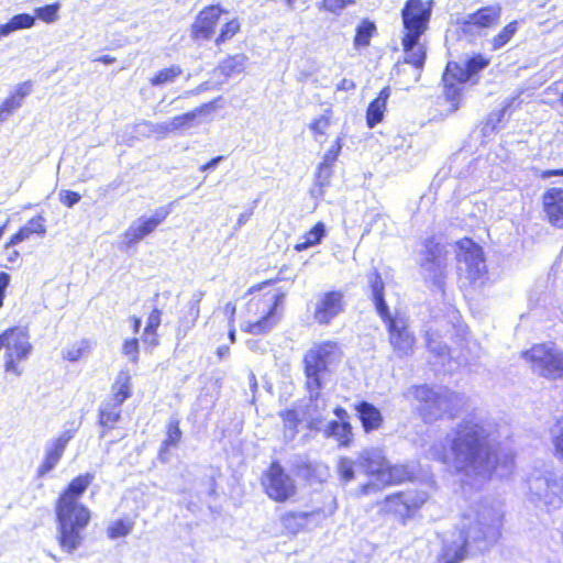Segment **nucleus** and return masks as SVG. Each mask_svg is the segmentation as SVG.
Masks as SVG:
<instances>
[{"instance_id": "1", "label": "nucleus", "mask_w": 563, "mask_h": 563, "mask_svg": "<svg viewBox=\"0 0 563 563\" xmlns=\"http://www.w3.org/2000/svg\"><path fill=\"white\" fill-rule=\"evenodd\" d=\"M432 456L443 464L454 462L459 470L473 468L492 473L498 466V453L492 445L489 432L479 422L463 420L454 430L450 450L435 445Z\"/></svg>"}, {"instance_id": "2", "label": "nucleus", "mask_w": 563, "mask_h": 563, "mask_svg": "<svg viewBox=\"0 0 563 563\" xmlns=\"http://www.w3.org/2000/svg\"><path fill=\"white\" fill-rule=\"evenodd\" d=\"M95 481V474L86 472L73 477L62 488L54 501L57 542L66 553H74L85 540V530L91 521V511L81 498Z\"/></svg>"}, {"instance_id": "3", "label": "nucleus", "mask_w": 563, "mask_h": 563, "mask_svg": "<svg viewBox=\"0 0 563 563\" xmlns=\"http://www.w3.org/2000/svg\"><path fill=\"white\" fill-rule=\"evenodd\" d=\"M282 278L262 280L251 286L245 296V320L241 324L244 333L252 335L267 334L280 320L288 290L276 286Z\"/></svg>"}, {"instance_id": "4", "label": "nucleus", "mask_w": 563, "mask_h": 563, "mask_svg": "<svg viewBox=\"0 0 563 563\" xmlns=\"http://www.w3.org/2000/svg\"><path fill=\"white\" fill-rule=\"evenodd\" d=\"M433 5V0H406L400 10L404 63L418 70L427 60L428 47L421 38L430 29Z\"/></svg>"}, {"instance_id": "5", "label": "nucleus", "mask_w": 563, "mask_h": 563, "mask_svg": "<svg viewBox=\"0 0 563 563\" xmlns=\"http://www.w3.org/2000/svg\"><path fill=\"white\" fill-rule=\"evenodd\" d=\"M228 10L221 3L205 5L198 11L190 24V38L194 42H213L214 46L221 47L232 41L242 32V21L239 16L227 19L217 33L222 15Z\"/></svg>"}, {"instance_id": "6", "label": "nucleus", "mask_w": 563, "mask_h": 563, "mask_svg": "<svg viewBox=\"0 0 563 563\" xmlns=\"http://www.w3.org/2000/svg\"><path fill=\"white\" fill-rule=\"evenodd\" d=\"M343 356L342 349L336 341L324 340L313 343L302 356V371L305 387L316 398L320 396L327 377L331 375V366Z\"/></svg>"}, {"instance_id": "7", "label": "nucleus", "mask_w": 563, "mask_h": 563, "mask_svg": "<svg viewBox=\"0 0 563 563\" xmlns=\"http://www.w3.org/2000/svg\"><path fill=\"white\" fill-rule=\"evenodd\" d=\"M411 398L419 404L418 415L426 423H431L444 416L454 419L462 408V399L455 391L439 393L427 384L413 385L409 389Z\"/></svg>"}, {"instance_id": "8", "label": "nucleus", "mask_w": 563, "mask_h": 563, "mask_svg": "<svg viewBox=\"0 0 563 563\" xmlns=\"http://www.w3.org/2000/svg\"><path fill=\"white\" fill-rule=\"evenodd\" d=\"M429 495L420 489H404L391 493L378 504V512L383 517H389L401 526L419 517L421 509L427 504Z\"/></svg>"}, {"instance_id": "9", "label": "nucleus", "mask_w": 563, "mask_h": 563, "mask_svg": "<svg viewBox=\"0 0 563 563\" xmlns=\"http://www.w3.org/2000/svg\"><path fill=\"white\" fill-rule=\"evenodd\" d=\"M520 357L539 377L548 380L563 379V350L554 343H533L520 352Z\"/></svg>"}, {"instance_id": "10", "label": "nucleus", "mask_w": 563, "mask_h": 563, "mask_svg": "<svg viewBox=\"0 0 563 563\" xmlns=\"http://www.w3.org/2000/svg\"><path fill=\"white\" fill-rule=\"evenodd\" d=\"M4 349V372L13 376L23 374L22 363L33 351L30 332L26 327L12 325L0 333V350Z\"/></svg>"}, {"instance_id": "11", "label": "nucleus", "mask_w": 563, "mask_h": 563, "mask_svg": "<svg viewBox=\"0 0 563 563\" xmlns=\"http://www.w3.org/2000/svg\"><path fill=\"white\" fill-rule=\"evenodd\" d=\"M260 484L266 497L277 504L292 501L298 494L295 479L277 460L263 471Z\"/></svg>"}, {"instance_id": "12", "label": "nucleus", "mask_w": 563, "mask_h": 563, "mask_svg": "<svg viewBox=\"0 0 563 563\" xmlns=\"http://www.w3.org/2000/svg\"><path fill=\"white\" fill-rule=\"evenodd\" d=\"M379 317L385 324L388 342L395 355L399 358L412 355L417 346V338L408 320L405 317L391 316L389 311Z\"/></svg>"}, {"instance_id": "13", "label": "nucleus", "mask_w": 563, "mask_h": 563, "mask_svg": "<svg viewBox=\"0 0 563 563\" xmlns=\"http://www.w3.org/2000/svg\"><path fill=\"white\" fill-rule=\"evenodd\" d=\"M358 464L368 476L384 481L387 485H399L405 482L401 467L391 465L379 449H369L358 455Z\"/></svg>"}, {"instance_id": "14", "label": "nucleus", "mask_w": 563, "mask_h": 563, "mask_svg": "<svg viewBox=\"0 0 563 563\" xmlns=\"http://www.w3.org/2000/svg\"><path fill=\"white\" fill-rule=\"evenodd\" d=\"M503 8L499 3L483 5L457 21L460 31L464 35H475L496 27L501 18Z\"/></svg>"}, {"instance_id": "15", "label": "nucleus", "mask_w": 563, "mask_h": 563, "mask_svg": "<svg viewBox=\"0 0 563 563\" xmlns=\"http://www.w3.org/2000/svg\"><path fill=\"white\" fill-rule=\"evenodd\" d=\"M457 258L466 265V277L471 284L484 278L487 273L483 249L468 236L456 241Z\"/></svg>"}, {"instance_id": "16", "label": "nucleus", "mask_w": 563, "mask_h": 563, "mask_svg": "<svg viewBox=\"0 0 563 563\" xmlns=\"http://www.w3.org/2000/svg\"><path fill=\"white\" fill-rule=\"evenodd\" d=\"M321 517H325L321 508H314L309 511L286 510L279 516L282 534L287 538H294L305 532L313 519Z\"/></svg>"}, {"instance_id": "17", "label": "nucleus", "mask_w": 563, "mask_h": 563, "mask_svg": "<svg viewBox=\"0 0 563 563\" xmlns=\"http://www.w3.org/2000/svg\"><path fill=\"white\" fill-rule=\"evenodd\" d=\"M344 309V294L342 290H330L323 292L318 299L313 319L318 324L328 325Z\"/></svg>"}, {"instance_id": "18", "label": "nucleus", "mask_w": 563, "mask_h": 563, "mask_svg": "<svg viewBox=\"0 0 563 563\" xmlns=\"http://www.w3.org/2000/svg\"><path fill=\"white\" fill-rule=\"evenodd\" d=\"M168 214V208L162 207L156 209L152 217L139 219L136 225H131L124 231L125 245L132 246L142 241L145 236L154 232L156 228L165 221Z\"/></svg>"}, {"instance_id": "19", "label": "nucleus", "mask_w": 563, "mask_h": 563, "mask_svg": "<svg viewBox=\"0 0 563 563\" xmlns=\"http://www.w3.org/2000/svg\"><path fill=\"white\" fill-rule=\"evenodd\" d=\"M219 100L220 97L213 99L212 101L202 103L199 107L192 109L191 111L175 115L169 120V122L159 124L157 126V131L163 135H167L177 131L189 129L195 124L196 119L200 114L208 113L214 110Z\"/></svg>"}, {"instance_id": "20", "label": "nucleus", "mask_w": 563, "mask_h": 563, "mask_svg": "<svg viewBox=\"0 0 563 563\" xmlns=\"http://www.w3.org/2000/svg\"><path fill=\"white\" fill-rule=\"evenodd\" d=\"M75 430H65L53 440L46 449L44 459L37 467L36 475L38 478L49 473L60 461L68 442L74 438Z\"/></svg>"}, {"instance_id": "21", "label": "nucleus", "mask_w": 563, "mask_h": 563, "mask_svg": "<svg viewBox=\"0 0 563 563\" xmlns=\"http://www.w3.org/2000/svg\"><path fill=\"white\" fill-rule=\"evenodd\" d=\"M541 206L549 223L563 228V188H547L541 196Z\"/></svg>"}, {"instance_id": "22", "label": "nucleus", "mask_w": 563, "mask_h": 563, "mask_svg": "<svg viewBox=\"0 0 563 563\" xmlns=\"http://www.w3.org/2000/svg\"><path fill=\"white\" fill-rule=\"evenodd\" d=\"M468 80L465 65H461L457 62H449L442 75L445 98L450 101L456 100L461 95L459 85L465 84Z\"/></svg>"}, {"instance_id": "23", "label": "nucleus", "mask_w": 563, "mask_h": 563, "mask_svg": "<svg viewBox=\"0 0 563 563\" xmlns=\"http://www.w3.org/2000/svg\"><path fill=\"white\" fill-rule=\"evenodd\" d=\"M354 411L364 433H372L383 428L384 416L374 404L361 400L354 405Z\"/></svg>"}, {"instance_id": "24", "label": "nucleus", "mask_w": 563, "mask_h": 563, "mask_svg": "<svg viewBox=\"0 0 563 563\" xmlns=\"http://www.w3.org/2000/svg\"><path fill=\"white\" fill-rule=\"evenodd\" d=\"M324 439H331L339 449H346L354 443V429L351 421L330 420L322 430Z\"/></svg>"}, {"instance_id": "25", "label": "nucleus", "mask_w": 563, "mask_h": 563, "mask_svg": "<svg viewBox=\"0 0 563 563\" xmlns=\"http://www.w3.org/2000/svg\"><path fill=\"white\" fill-rule=\"evenodd\" d=\"M47 233L46 219L42 213H38L29 219L14 232L10 239L12 243L18 245L30 241L32 238H44Z\"/></svg>"}, {"instance_id": "26", "label": "nucleus", "mask_w": 563, "mask_h": 563, "mask_svg": "<svg viewBox=\"0 0 563 563\" xmlns=\"http://www.w3.org/2000/svg\"><path fill=\"white\" fill-rule=\"evenodd\" d=\"M247 62L249 57L244 53L229 54L218 63L213 73L222 81H225L231 77L242 74L246 68Z\"/></svg>"}, {"instance_id": "27", "label": "nucleus", "mask_w": 563, "mask_h": 563, "mask_svg": "<svg viewBox=\"0 0 563 563\" xmlns=\"http://www.w3.org/2000/svg\"><path fill=\"white\" fill-rule=\"evenodd\" d=\"M162 310L155 307L147 316L146 324L141 335L142 344L147 352H152L161 343L158 329L162 323Z\"/></svg>"}, {"instance_id": "28", "label": "nucleus", "mask_w": 563, "mask_h": 563, "mask_svg": "<svg viewBox=\"0 0 563 563\" xmlns=\"http://www.w3.org/2000/svg\"><path fill=\"white\" fill-rule=\"evenodd\" d=\"M391 89L389 86L383 87L377 96L368 103L365 119L366 125L373 129L384 120V114L387 109V102L390 97Z\"/></svg>"}, {"instance_id": "29", "label": "nucleus", "mask_w": 563, "mask_h": 563, "mask_svg": "<svg viewBox=\"0 0 563 563\" xmlns=\"http://www.w3.org/2000/svg\"><path fill=\"white\" fill-rule=\"evenodd\" d=\"M423 263L432 272L440 269L444 266L448 252L444 246L435 241L434 238H428L423 242Z\"/></svg>"}, {"instance_id": "30", "label": "nucleus", "mask_w": 563, "mask_h": 563, "mask_svg": "<svg viewBox=\"0 0 563 563\" xmlns=\"http://www.w3.org/2000/svg\"><path fill=\"white\" fill-rule=\"evenodd\" d=\"M132 395V376L128 369H121L111 385V402L121 406Z\"/></svg>"}, {"instance_id": "31", "label": "nucleus", "mask_w": 563, "mask_h": 563, "mask_svg": "<svg viewBox=\"0 0 563 563\" xmlns=\"http://www.w3.org/2000/svg\"><path fill=\"white\" fill-rule=\"evenodd\" d=\"M181 438L183 431L180 429V420L177 418H170L165 427V439L158 450V457L161 461H165L167 459L170 449L177 446L180 443Z\"/></svg>"}, {"instance_id": "32", "label": "nucleus", "mask_w": 563, "mask_h": 563, "mask_svg": "<svg viewBox=\"0 0 563 563\" xmlns=\"http://www.w3.org/2000/svg\"><path fill=\"white\" fill-rule=\"evenodd\" d=\"M367 278L372 291V300L378 316L386 313L389 311V308L385 300V283L382 274L375 268L367 275Z\"/></svg>"}, {"instance_id": "33", "label": "nucleus", "mask_w": 563, "mask_h": 563, "mask_svg": "<svg viewBox=\"0 0 563 563\" xmlns=\"http://www.w3.org/2000/svg\"><path fill=\"white\" fill-rule=\"evenodd\" d=\"M121 406L107 402L99 408L98 423L101 428L100 437L103 438L109 431L117 428L121 420Z\"/></svg>"}, {"instance_id": "34", "label": "nucleus", "mask_w": 563, "mask_h": 563, "mask_svg": "<svg viewBox=\"0 0 563 563\" xmlns=\"http://www.w3.org/2000/svg\"><path fill=\"white\" fill-rule=\"evenodd\" d=\"M470 540L465 532L461 543L444 544L437 558V563H460L466 558Z\"/></svg>"}, {"instance_id": "35", "label": "nucleus", "mask_w": 563, "mask_h": 563, "mask_svg": "<svg viewBox=\"0 0 563 563\" xmlns=\"http://www.w3.org/2000/svg\"><path fill=\"white\" fill-rule=\"evenodd\" d=\"M93 344L95 343L87 338L74 341L62 351V358L68 363L79 362L90 354Z\"/></svg>"}, {"instance_id": "36", "label": "nucleus", "mask_w": 563, "mask_h": 563, "mask_svg": "<svg viewBox=\"0 0 563 563\" xmlns=\"http://www.w3.org/2000/svg\"><path fill=\"white\" fill-rule=\"evenodd\" d=\"M32 82L24 81L19 84L0 104V114H8L21 107L23 99L31 92Z\"/></svg>"}, {"instance_id": "37", "label": "nucleus", "mask_w": 563, "mask_h": 563, "mask_svg": "<svg viewBox=\"0 0 563 563\" xmlns=\"http://www.w3.org/2000/svg\"><path fill=\"white\" fill-rule=\"evenodd\" d=\"M324 236L325 225L323 222L318 221L301 236L300 241L294 245V250L296 252H302L309 247L316 246L321 243Z\"/></svg>"}, {"instance_id": "38", "label": "nucleus", "mask_w": 563, "mask_h": 563, "mask_svg": "<svg viewBox=\"0 0 563 563\" xmlns=\"http://www.w3.org/2000/svg\"><path fill=\"white\" fill-rule=\"evenodd\" d=\"M135 519L129 516L111 521L106 530L107 537L111 540L125 538L133 531Z\"/></svg>"}, {"instance_id": "39", "label": "nucleus", "mask_w": 563, "mask_h": 563, "mask_svg": "<svg viewBox=\"0 0 563 563\" xmlns=\"http://www.w3.org/2000/svg\"><path fill=\"white\" fill-rule=\"evenodd\" d=\"M476 536L473 538V543H492L497 541L501 536L500 523L490 526L486 522L478 521L474 527Z\"/></svg>"}, {"instance_id": "40", "label": "nucleus", "mask_w": 563, "mask_h": 563, "mask_svg": "<svg viewBox=\"0 0 563 563\" xmlns=\"http://www.w3.org/2000/svg\"><path fill=\"white\" fill-rule=\"evenodd\" d=\"M377 27L375 23L368 19H363L355 29L353 37L354 47H366L371 43V38L376 34Z\"/></svg>"}, {"instance_id": "41", "label": "nucleus", "mask_w": 563, "mask_h": 563, "mask_svg": "<svg viewBox=\"0 0 563 563\" xmlns=\"http://www.w3.org/2000/svg\"><path fill=\"white\" fill-rule=\"evenodd\" d=\"M279 417L283 421L285 437L289 440L295 439L299 432V426L301 423L299 412L294 408L285 409L279 412Z\"/></svg>"}, {"instance_id": "42", "label": "nucleus", "mask_w": 563, "mask_h": 563, "mask_svg": "<svg viewBox=\"0 0 563 563\" xmlns=\"http://www.w3.org/2000/svg\"><path fill=\"white\" fill-rule=\"evenodd\" d=\"M181 74L183 68L179 65H170L157 70L148 81L153 87L164 86L174 82Z\"/></svg>"}, {"instance_id": "43", "label": "nucleus", "mask_w": 563, "mask_h": 563, "mask_svg": "<svg viewBox=\"0 0 563 563\" xmlns=\"http://www.w3.org/2000/svg\"><path fill=\"white\" fill-rule=\"evenodd\" d=\"M519 29V22L517 20L507 23L497 34H495L490 41L492 51H498L507 45L515 36Z\"/></svg>"}, {"instance_id": "44", "label": "nucleus", "mask_w": 563, "mask_h": 563, "mask_svg": "<svg viewBox=\"0 0 563 563\" xmlns=\"http://www.w3.org/2000/svg\"><path fill=\"white\" fill-rule=\"evenodd\" d=\"M333 111L328 108L323 113L311 120L309 129L316 140L327 134V130L332 123Z\"/></svg>"}, {"instance_id": "45", "label": "nucleus", "mask_w": 563, "mask_h": 563, "mask_svg": "<svg viewBox=\"0 0 563 563\" xmlns=\"http://www.w3.org/2000/svg\"><path fill=\"white\" fill-rule=\"evenodd\" d=\"M356 3V0H318L316 5L320 12L340 15L342 12Z\"/></svg>"}, {"instance_id": "46", "label": "nucleus", "mask_w": 563, "mask_h": 563, "mask_svg": "<svg viewBox=\"0 0 563 563\" xmlns=\"http://www.w3.org/2000/svg\"><path fill=\"white\" fill-rule=\"evenodd\" d=\"M490 63V58L484 56L481 53L474 54L468 57L465 62V71L468 79L471 80L474 76H477L483 69H485Z\"/></svg>"}, {"instance_id": "47", "label": "nucleus", "mask_w": 563, "mask_h": 563, "mask_svg": "<svg viewBox=\"0 0 563 563\" xmlns=\"http://www.w3.org/2000/svg\"><path fill=\"white\" fill-rule=\"evenodd\" d=\"M201 294L194 296L187 303L186 310L184 312L183 322L187 324V327H192L200 317V302H201Z\"/></svg>"}, {"instance_id": "48", "label": "nucleus", "mask_w": 563, "mask_h": 563, "mask_svg": "<svg viewBox=\"0 0 563 563\" xmlns=\"http://www.w3.org/2000/svg\"><path fill=\"white\" fill-rule=\"evenodd\" d=\"M18 246L16 243L11 242L10 238L2 246L4 266L9 269L13 268L21 260V252L18 250Z\"/></svg>"}, {"instance_id": "49", "label": "nucleus", "mask_w": 563, "mask_h": 563, "mask_svg": "<svg viewBox=\"0 0 563 563\" xmlns=\"http://www.w3.org/2000/svg\"><path fill=\"white\" fill-rule=\"evenodd\" d=\"M553 453L563 462V415L555 422V432L552 435Z\"/></svg>"}, {"instance_id": "50", "label": "nucleus", "mask_w": 563, "mask_h": 563, "mask_svg": "<svg viewBox=\"0 0 563 563\" xmlns=\"http://www.w3.org/2000/svg\"><path fill=\"white\" fill-rule=\"evenodd\" d=\"M342 150V142L341 139L338 137L331 147L325 152L323 155L322 162L319 165V170H322L323 168L330 169L334 162L338 159L340 153Z\"/></svg>"}, {"instance_id": "51", "label": "nucleus", "mask_w": 563, "mask_h": 563, "mask_svg": "<svg viewBox=\"0 0 563 563\" xmlns=\"http://www.w3.org/2000/svg\"><path fill=\"white\" fill-rule=\"evenodd\" d=\"M122 354L128 356L129 361L137 364L140 361V341L137 338H128L122 343Z\"/></svg>"}, {"instance_id": "52", "label": "nucleus", "mask_w": 563, "mask_h": 563, "mask_svg": "<svg viewBox=\"0 0 563 563\" xmlns=\"http://www.w3.org/2000/svg\"><path fill=\"white\" fill-rule=\"evenodd\" d=\"M58 3L46 4L35 9V16L46 23H53L58 18Z\"/></svg>"}, {"instance_id": "53", "label": "nucleus", "mask_w": 563, "mask_h": 563, "mask_svg": "<svg viewBox=\"0 0 563 563\" xmlns=\"http://www.w3.org/2000/svg\"><path fill=\"white\" fill-rule=\"evenodd\" d=\"M9 21L14 31H16L32 27L35 23V16L29 13H19L13 15Z\"/></svg>"}, {"instance_id": "54", "label": "nucleus", "mask_w": 563, "mask_h": 563, "mask_svg": "<svg viewBox=\"0 0 563 563\" xmlns=\"http://www.w3.org/2000/svg\"><path fill=\"white\" fill-rule=\"evenodd\" d=\"M297 473L307 482L318 478V467L311 462H302L296 466Z\"/></svg>"}, {"instance_id": "55", "label": "nucleus", "mask_w": 563, "mask_h": 563, "mask_svg": "<svg viewBox=\"0 0 563 563\" xmlns=\"http://www.w3.org/2000/svg\"><path fill=\"white\" fill-rule=\"evenodd\" d=\"M338 473L342 481H352L354 478L353 461L347 457H341L338 461Z\"/></svg>"}, {"instance_id": "56", "label": "nucleus", "mask_w": 563, "mask_h": 563, "mask_svg": "<svg viewBox=\"0 0 563 563\" xmlns=\"http://www.w3.org/2000/svg\"><path fill=\"white\" fill-rule=\"evenodd\" d=\"M80 194L74 190L66 189L59 192V201L63 206L67 208L74 207L80 201Z\"/></svg>"}, {"instance_id": "57", "label": "nucleus", "mask_w": 563, "mask_h": 563, "mask_svg": "<svg viewBox=\"0 0 563 563\" xmlns=\"http://www.w3.org/2000/svg\"><path fill=\"white\" fill-rule=\"evenodd\" d=\"M11 282V276L7 272H0V308L4 305L5 290Z\"/></svg>"}, {"instance_id": "58", "label": "nucleus", "mask_w": 563, "mask_h": 563, "mask_svg": "<svg viewBox=\"0 0 563 563\" xmlns=\"http://www.w3.org/2000/svg\"><path fill=\"white\" fill-rule=\"evenodd\" d=\"M355 87H356V85H355V82L353 80L347 79V78H343L336 85V90L350 91V90L355 89Z\"/></svg>"}, {"instance_id": "59", "label": "nucleus", "mask_w": 563, "mask_h": 563, "mask_svg": "<svg viewBox=\"0 0 563 563\" xmlns=\"http://www.w3.org/2000/svg\"><path fill=\"white\" fill-rule=\"evenodd\" d=\"M553 176H563V168L545 169L539 174L541 179H548Z\"/></svg>"}, {"instance_id": "60", "label": "nucleus", "mask_w": 563, "mask_h": 563, "mask_svg": "<svg viewBox=\"0 0 563 563\" xmlns=\"http://www.w3.org/2000/svg\"><path fill=\"white\" fill-rule=\"evenodd\" d=\"M333 413L338 419L336 421H350V416L345 408L338 406L333 409Z\"/></svg>"}, {"instance_id": "61", "label": "nucleus", "mask_w": 563, "mask_h": 563, "mask_svg": "<svg viewBox=\"0 0 563 563\" xmlns=\"http://www.w3.org/2000/svg\"><path fill=\"white\" fill-rule=\"evenodd\" d=\"M223 157L222 156H217V157H213L211 158L210 161H208L206 164L201 165L200 166V172H206L210 168H213L216 167V165L222 159Z\"/></svg>"}, {"instance_id": "62", "label": "nucleus", "mask_w": 563, "mask_h": 563, "mask_svg": "<svg viewBox=\"0 0 563 563\" xmlns=\"http://www.w3.org/2000/svg\"><path fill=\"white\" fill-rule=\"evenodd\" d=\"M11 32H14V29L11 25L10 21H8L4 24H0V40L9 35Z\"/></svg>"}, {"instance_id": "63", "label": "nucleus", "mask_w": 563, "mask_h": 563, "mask_svg": "<svg viewBox=\"0 0 563 563\" xmlns=\"http://www.w3.org/2000/svg\"><path fill=\"white\" fill-rule=\"evenodd\" d=\"M225 311L229 313V320H230V324L234 323V319H235V312H236V307L234 303L232 302H228L225 305Z\"/></svg>"}, {"instance_id": "64", "label": "nucleus", "mask_w": 563, "mask_h": 563, "mask_svg": "<svg viewBox=\"0 0 563 563\" xmlns=\"http://www.w3.org/2000/svg\"><path fill=\"white\" fill-rule=\"evenodd\" d=\"M130 322H131V325H132L133 333H139L140 332V328H141V323H142L141 318L136 317V316H133V317L130 318Z\"/></svg>"}]
</instances>
